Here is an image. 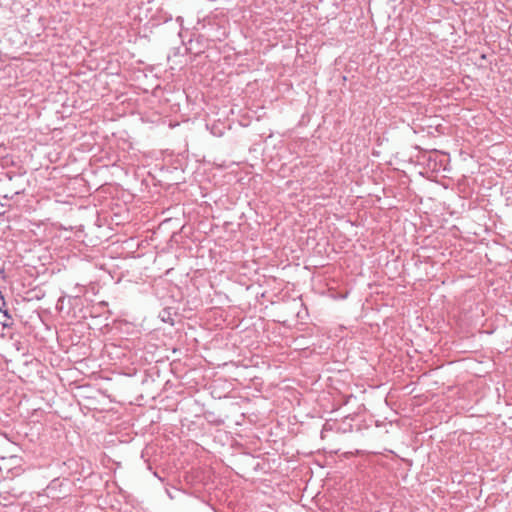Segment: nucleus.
Instances as JSON below:
<instances>
[{
  "label": "nucleus",
  "mask_w": 512,
  "mask_h": 512,
  "mask_svg": "<svg viewBox=\"0 0 512 512\" xmlns=\"http://www.w3.org/2000/svg\"><path fill=\"white\" fill-rule=\"evenodd\" d=\"M5 306L4 297L0 294V311L3 312L4 316L7 318V320L11 319L10 315L8 314L7 310H3V307Z\"/></svg>",
  "instance_id": "f257e3e1"
},
{
  "label": "nucleus",
  "mask_w": 512,
  "mask_h": 512,
  "mask_svg": "<svg viewBox=\"0 0 512 512\" xmlns=\"http://www.w3.org/2000/svg\"><path fill=\"white\" fill-rule=\"evenodd\" d=\"M3 327H10L11 326V323H9L8 321H5L2 323Z\"/></svg>",
  "instance_id": "f03ea898"
}]
</instances>
